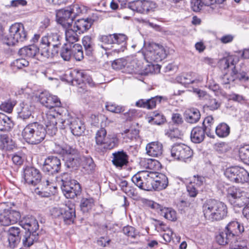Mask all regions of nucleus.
I'll use <instances>...</instances> for the list:
<instances>
[{"label":"nucleus","instance_id":"7","mask_svg":"<svg viewBox=\"0 0 249 249\" xmlns=\"http://www.w3.org/2000/svg\"><path fill=\"white\" fill-rule=\"evenodd\" d=\"M27 38V34L23 24L16 23L9 28V34L3 39V43L13 46L16 43L23 42Z\"/></svg>","mask_w":249,"mask_h":249},{"label":"nucleus","instance_id":"5","mask_svg":"<svg viewBox=\"0 0 249 249\" xmlns=\"http://www.w3.org/2000/svg\"><path fill=\"white\" fill-rule=\"evenodd\" d=\"M60 38L56 29L43 36L39 45L41 55L47 58L53 57L58 53L57 48L61 44Z\"/></svg>","mask_w":249,"mask_h":249},{"label":"nucleus","instance_id":"16","mask_svg":"<svg viewBox=\"0 0 249 249\" xmlns=\"http://www.w3.org/2000/svg\"><path fill=\"white\" fill-rule=\"evenodd\" d=\"M39 100L41 104L46 107L52 109L61 106V102L56 96L51 95L47 92H44L39 95Z\"/></svg>","mask_w":249,"mask_h":249},{"label":"nucleus","instance_id":"54","mask_svg":"<svg viewBox=\"0 0 249 249\" xmlns=\"http://www.w3.org/2000/svg\"><path fill=\"white\" fill-rule=\"evenodd\" d=\"M0 142L3 144V147L6 150L13 148L14 142L6 134L0 135Z\"/></svg>","mask_w":249,"mask_h":249},{"label":"nucleus","instance_id":"22","mask_svg":"<svg viewBox=\"0 0 249 249\" xmlns=\"http://www.w3.org/2000/svg\"><path fill=\"white\" fill-rule=\"evenodd\" d=\"M34 107L30 103L23 102L19 104L17 108L18 117V118L26 121L32 116Z\"/></svg>","mask_w":249,"mask_h":249},{"label":"nucleus","instance_id":"21","mask_svg":"<svg viewBox=\"0 0 249 249\" xmlns=\"http://www.w3.org/2000/svg\"><path fill=\"white\" fill-rule=\"evenodd\" d=\"M58 22L65 28H69L71 26L74 17L70 10H61L57 14Z\"/></svg>","mask_w":249,"mask_h":249},{"label":"nucleus","instance_id":"58","mask_svg":"<svg viewBox=\"0 0 249 249\" xmlns=\"http://www.w3.org/2000/svg\"><path fill=\"white\" fill-rule=\"evenodd\" d=\"M123 232L127 236L134 238H136L139 233L134 227L130 226L124 227Z\"/></svg>","mask_w":249,"mask_h":249},{"label":"nucleus","instance_id":"13","mask_svg":"<svg viewBox=\"0 0 249 249\" xmlns=\"http://www.w3.org/2000/svg\"><path fill=\"white\" fill-rule=\"evenodd\" d=\"M60 154L63 155L65 165L69 168L77 167L80 164V159L77 155V151L69 146L62 148Z\"/></svg>","mask_w":249,"mask_h":249},{"label":"nucleus","instance_id":"8","mask_svg":"<svg viewBox=\"0 0 249 249\" xmlns=\"http://www.w3.org/2000/svg\"><path fill=\"white\" fill-rule=\"evenodd\" d=\"M144 57L148 63L160 62L164 59L167 53L161 45L155 43L149 44L143 51Z\"/></svg>","mask_w":249,"mask_h":249},{"label":"nucleus","instance_id":"41","mask_svg":"<svg viewBox=\"0 0 249 249\" xmlns=\"http://www.w3.org/2000/svg\"><path fill=\"white\" fill-rule=\"evenodd\" d=\"M66 28L65 31L66 40L70 43L69 44H73L79 39L78 32L76 31L75 29L73 28V27L72 28V26Z\"/></svg>","mask_w":249,"mask_h":249},{"label":"nucleus","instance_id":"3","mask_svg":"<svg viewBox=\"0 0 249 249\" xmlns=\"http://www.w3.org/2000/svg\"><path fill=\"white\" fill-rule=\"evenodd\" d=\"M244 231V227L237 221H231L227 225L225 230L216 237V241L221 245L230 244L231 249H247L246 242L237 240V235Z\"/></svg>","mask_w":249,"mask_h":249},{"label":"nucleus","instance_id":"47","mask_svg":"<svg viewBox=\"0 0 249 249\" xmlns=\"http://www.w3.org/2000/svg\"><path fill=\"white\" fill-rule=\"evenodd\" d=\"M141 69V63L136 59L127 62L125 68L126 71L129 73H139Z\"/></svg>","mask_w":249,"mask_h":249},{"label":"nucleus","instance_id":"63","mask_svg":"<svg viewBox=\"0 0 249 249\" xmlns=\"http://www.w3.org/2000/svg\"><path fill=\"white\" fill-rule=\"evenodd\" d=\"M166 135L171 139L179 138L181 136L180 131L177 128H173L169 129Z\"/></svg>","mask_w":249,"mask_h":249},{"label":"nucleus","instance_id":"26","mask_svg":"<svg viewBox=\"0 0 249 249\" xmlns=\"http://www.w3.org/2000/svg\"><path fill=\"white\" fill-rule=\"evenodd\" d=\"M94 21L91 18L79 19L75 22L73 27L79 34H81L88 31L91 27Z\"/></svg>","mask_w":249,"mask_h":249},{"label":"nucleus","instance_id":"44","mask_svg":"<svg viewBox=\"0 0 249 249\" xmlns=\"http://www.w3.org/2000/svg\"><path fill=\"white\" fill-rule=\"evenodd\" d=\"M107 137V131L105 128H101L97 131L95 138L96 142L95 147L97 151H98V148L103 145Z\"/></svg>","mask_w":249,"mask_h":249},{"label":"nucleus","instance_id":"30","mask_svg":"<svg viewBox=\"0 0 249 249\" xmlns=\"http://www.w3.org/2000/svg\"><path fill=\"white\" fill-rule=\"evenodd\" d=\"M127 37L123 34H113V44L120 45L121 46L112 50V53H119L124 52L126 49V42Z\"/></svg>","mask_w":249,"mask_h":249},{"label":"nucleus","instance_id":"37","mask_svg":"<svg viewBox=\"0 0 249 249\" xmlns=\"http://www.w3.org/2000/svg\"><path fill=\"white\" fill-rule=\"evenodd\" d=\"M14 124L11 119L3 113H0V130L9 131Z\"/></svg>","mask_w":249,"mask_h":249},{"label":"nucleus","instance_id":"52","mask_svg":"<svg viewBox=\"0 0 249 249\" xmlns=\"http://www.w3.org/2000/svg\"><path fill=\"white\" fill-rule=\"evenodd\" d=\"M60 55L65 61H69L72 56L70 44H65L61 48Z\"/></svg>","mask_w":249,"mask_h":249},{"label":"nucleus","instance_id":"9","mask_svg":"<svg viewBox=\"0 0 249 249\" xmlns=\"http://www.w3.org/2000/svg\"><path fill=\"white\" fill-rule=\"evenodd\" d=\"M156 174L154 172L142 171L138 172L132 178L133 182L140 189L145 191H151Z\"/></svg>","mask_w":249,"mask_h":249},{"label":"nucleus","instance_id":"56","mask_svg":"<svg viewBox=\"0 0 249 249\" xmlns=\"http://www.w3.org/2000/svg\"><path fill=\"white\" fill-rule=\"evenodd\" d=\"M127 64V60L124 58L115 60L112 63V68L116 70H122L125 68Z\"/></svg>","mask_w":249,"mask_h":249},{"label":"nucleus","instance_id":"55","mask_svg":"<svg viewBox=\"0 0 249 249\" xmlns=\"http://www.w3.org/2000/svg\"><path fill=\"white\" fill-rule=\"evenodd\" d=\"M16 104V101L15 100H8L2 103L0 105V109L8 113H10L13 110L14 107Z\"/></svg>","mask_w":249,"mask_h":249},{"label":"nucleus","instance_id":"10","mask_svg":"<svg viewBox=\"0 0 249 249\" xmlns=\"http://www.w3.org/2000/svg\"><path fill=\"white\" fill-rule=\"evenodd\" d=\"M225 176L232 182L241 183L249 180V173L244 168L239 166H231L224 171Z\"/></svg>","mask_w":249,"mask_h":249},{"label":"nucleus","instance_id":"48","mask_svg":"<svg viewBox=\"0 0 249 249\" xmlns=\"http://www.w3.org/2000/svg\"><path fill=\"white\" fill-rule=\"evenodd\" d=\"M233 60L231 56L224 57L219 61V65L221 69L226 71L227 69L231 70L232 69H234L235 66L233 63Z\"/></svg>","mask_w":249,"mask_h":249},{"label":"nucleus","instance_id":"28","mask_svg":"<svg viewBox=\"0 0 249 249\" xmlns=\"http://www.w3.org/2000/svg\"><path fill=\"white\" fill-rule=\"evenodd\" d=\"M146 153L150 156L158 157L161 155L163 147L161 143L154 142L148 143L146 146Z\"/></svg>","mask_w":249,"mask_h":249},{"label":"nucleus","instance_id":"50","mask_svg":"<svg viewBox=\"0 0 249 249\" xmlns=\"http://www.w3.org/2000/svg\"><path fill=\"white\" fill-rule=\"evenodd\" d=\"M82 166L87 173L90 174L94 170L95 165L91 158L87 157L82 161Z\"/></svg>","mask_w":249,"mask_h":249},{"label":"nucleus","instance_id":"15","mask_svg":"<svg viewBox=\"0 0 249 249\" xmlns=\"http://www.w3.org/2000/svg\"><path fill=\"white\" fill-rule=\"evenodd\" d=\"M128 8L134 11L142 14H147L150 11H153L157 7V4L151 0H138L128 4Z\"/></svg>","mask_w":249,"mask_h":249},{"label":"nucleus","instance_id":"31","mask_svg":"<svg viewBox=\"0 0 249 249\" xmlns=\"http://www.w3.org/2000/svg\"><path fill=\"white\" fill-rule=\"evenodd\" d=\"M206 131L201 126H196L193 128L191 132V141L195 143L202 142L205 138Z\"/></svg>","mask_w":249,"mask_h":249},{"label":"nucleus","instance_id":"12","mask_svg":"<svg viewBox=\"0 0 249 249\" xmlns=\"http://www.w3.org/2000/svg\"><path fill=\"white\" fill-rule=\"evenodd\" d=\"M61 169L60 160L55 156H49L45 160L42 167L43 171L48 175L49 178L53 177L54 182L56 177L54 175L58 173Z\"/></svg>","mask_w":249,"mask_h":249},{"label":"nucleus","instance_id":"38","mask_svg":"<svg viewBox=\"0 0 249 249\" xmlns=\"http://www.w3.org/2000/svg\"><path fill=\"white\" fill-rule=\"evenodd\" d=\"M97 40L99 42L98 45L105 51H107L108 48L106 45L113 43V34L100 35L98 36Z\"/></svg>","mask_w":249,"mask_h":249},{"label":"nucleus","instance_id":"34","mask_svg":"<svg viewBox=\"0 0 249 249\" xmlns=\"http://www.w3.org/2000/svg\"><path fill=\"white\" fill-rule=\"evenodd\" d=\"M200 116V111L196 108L187 109L184 113L185 120L189 124L196 123L199 120Z\"/></svg>","mask_w":249,"mask_h":249},{"label":"nucleus","instance_id":"27","mask_svg":"<svg viewBox=\"0 0 249 249\" xmlns=\"http://www.w3.org/2000/svg\"><path fill=\"white\" fill-rule=\"evenodd\" d=\"M156 175L152 185L155 190H161L165 189L168 184L167 177L163 174L155 172Z\"/></svg>","mask_w":249,"mask_h":249},{"label":"nucleus","instance_id":"53","mask_svg":"<svg viewBox=\"0 0 249 249\" xmlns=\"http://www.w3.org/2000/svg\"><path fill=\"white\" fill-rule=\"evenodd\" d=\"M105 107L108 111L115 113H120L124 111V107L117 105L111 102H107Z\"/></svg>","mask_w":249,"mask_h":249},{"label":"nucleus","instance_id":"64","mask_svg":"<svg viewBox=\"0 0 249 249\" xmlns=\"http://www.w3.org/2000/svg\"><path fill=\"white\" fill-rule=\"evenodd\" d=\"M29 61L25 58H18L13 62V65L18 69H22L29 65Z\"/></svg>","mask_w":249,"mask_h":249},{"label":"nucleus","instance_id":"19","mask_svg":"<svg viewBox=\"0 0 249 249\" xmlns=\"http://www.w3.org/2000/svg\"><path fill=\"white\" fill-rule=\"evenodd\" d=\"M64 195L67 198H73L81 193L80 184L75 180L73 179L68 185L65 186L62 190Z\"/></svg>","mask_w":249,"mask_h":249},{"label":"nucleus","instance_id":"36","mask_svg":"<svg viewBox=\"0 0 249 249\" xmlns=\"http://www.w3.org/2000/svg\"><path fill=\"white\" fill-rule=\"evenodd\" d=\"M75 217V209L72 207L70 208L65 206V207H64V211L62 216L65 223L67 224L72 223Z\"/></svg>","mask_w":249,"mask_h":249},{"label":"nucleus","instance_id":"39","mask_svg":"<svg viewBox=\"0 0 249 249\" xmlns=\"http://www.w3.org/2000/svg\"><path fill=\"white\" fill-rule=\"evenodd\" d=\"M94 205V200L92 197H83L80 204L81 211L84 213H89Z\"/></svg>","mask_w":249,"mask_h":249},{"label":"nucleus","instance_id":"23","mask_svg":"<svg viewBox=\"0 0 249 249\" xmlns=\"http://www.w3.org/2000/svg\"><path fill=\"white\" fill-rule=\"evenodd\" d=\"M119 140L116 134H109L101 147L98 148V152L104 153L107 150H111L118 146Z\"/></svg>","mask_w":249,"mask_h":249},{"label":"nucleus","instance_id":"20","mask_svg":"<svg viewBox=\"0 0 249 249\" xmlns=\"http://www.w3.org/2000/svg\"><path fill=\"white\" fill-rule=\"evenodd\" d=\"M21 231L17 227H11L8 231L9 246L14 248L20 243L21 238Z\"/></svg>","mask_w":249,"mask_h":249},{"label":"nucleus","instance_id":"17","mask_svg":"<svg viewBox=\"0 0 249 249\" xmlns=\"http://www.w3.org/2000/svg\"><path fill=\"white\" fill-rule=\"evenodd\" d=\"M112 155V162L116 168L121 169L127 166L129 156L126 152L122 150L113 153Z\"/></svg>","mask_w":249,"mask_h":249},{"label":"nucleus","instance_id":"45","mask_svg":"<svg viewBox=\"0 0 249 249\" xmlns=\"http://www.w3.org/2000/svg\"><path fill=\"white\" fill-rule=\"evenodd\" d=\"M72 56L76 61H81L84 58L82 46L79 44H70Z\"/></svg>","mask_w":249,"mask_h":249},{"label":"nucleus","instance_id":"57","mask_svg":"<svg viewBox=\"0 0 249 249\" xmlns=\"http://www.w3.org/2000/svg\"><path fill=\"white\" fill-rule=\"evenodd\" d=\"M207 0H205L204 2H202V0H191V7L192 9L196 12H199L204 5H206V2Z\"/></svg>","mask_w":249,"mask_h":249},{"label":"nucleus","instance_id":"4","mask_svg":"<svg viewBox=\"0 0 249 249\" xmlns=\"http://www.w3.org/2000/svg\"><path fill=\"white\" fill-rule=\"evenodd\" d=\"M61 116V129L69 127L72 134L76 136L83 135L86 129L83 122L78 118L72 116L66 109L58 108L57 110V117Z\"/></svg>","mask_w":249,"mask_h":249},{"label":"nucleus","instance_id":"29","mask_svg":"<svg viewBox=\"0 0 249 249\" xmlns=\"http://www.w3.org/2000/svg\"><path fill=\"white\" fill-rule=\"evenodd\" d=\"M40 236V231H26L22 239L24 246L27 247L31 246L39 240Z\"/></svg>","mask_w":249,"mask_h":249},{"label":"nucleus","instance_id":"1","mask_svg":"<svg viewBox=\"0 0 249 249\" xmlns=\"http://www.w3.org/2000/svg\"><path fill=\"white\" fill-rule=\"evenodd\" d=\"M46 128L41 123L34 122L29 123L23 128L21 135L29 144L36 145L41 143L45 138L46 134L53 136L57 131V120L55 116L51 111L46 115Z\"/></svg>","mask_w":249,"mask_h":249},{"label":"nucleus","instance_id":"18","mask_svg":"<svg viewBox=\"0 0 249 249\" xmlns=\"http://www.w3.org/2000/svg\"><path fill=\"white\" fill-rule=\"evenodd\" d=\"M167 100L166 97L157 96L149 99H140L136 102L135 106L139 107L151 109L155 107L157 104L160 103L161 100L166 101Z\"/></svg>","mask_w":249,"mask_h":249},{"label":"nucleus","instance_id":"40","mask_svg":"<svg viewBox=\"0 0 249 249\" xmlns=\"http://www.w3.org/2000/svg\"><path fill=\"white\" fill-rule=\"evenodd\" d=\"M201 81V77L195 73L190 72L187 73L181 78V83L184 85H189L193 83H197Z\"/></svg>","mask_w":249,"mask_h":249},{"label":"nucleus","instance_id":"14","mask_svg":"<svg viewBox=\"0 0 249 249\" xmlns=\"http://www.w3.org/2000/svg\"><path fill=\"white\" fill-rule=\"evenodd\" d=\"M20 218V213L11 208L0 210V225L8 226L17 223Z\"/></svg>","mask_w":249,"mask_h":249},{"label":"nucleus","instance_id":"32","mask_svg":"<svg viewBox=\"0 0 249 249\" xmlns=\"http://www.w3.org/2000/svg\"><path fill=\"white\" fill-rule=\"evenodd\" d=\"M39 51L40 48H37L36 46L32 45L25 46L20 49L18 52V54L22 57L27 58H33L35 57Z\"/></svg>","mask_w":249,"mask_h":249},{"label":"nucleus","instance_id":"46","mask_svg":"<svg viewBox=\"0 0 249 249\" xmlns=\"http://www.w3.org/2000/svg\"><path fill=\"white\" fill-rule=\"evenodd\" d=\"M216 134L220 138L227 137L230 133V127L225 123L219 124L215 128Z\"/></svg>","mask_w":249,"mask_h":249},{"label":"nucleus","instance_id":"11","mask_svg":"<svg viewBox=\"0 0 249 249\" xmlns=\"http://www.w3.org/2000/svg\"><path fill=\"white\" fill-rule=\"evenodd\" d=\"M171 154L174 159L186 162L190 160L193 151L188 145L183 143L175 144L171 150Z\"/></svg>","mask_w":249,"mask_h":249},{"label":"nucleus","instance_id":"51","mask_svg":"<svg viewBox=\"0 0 249 249\" xmlns=\"http://www.w3.org/2000/svg\"><path fill=\"white\" fill-rule=\"evenodd\" d=\"M239 156L243 162L249 164V145H245L239 148Z\"/></svg>","mask_w":249,"mask_h":249},{"label":"nucleus","instance_id":"61","mask_svg":"<svg viewBox=\"0 0 249 249\" xmlns=\"http://www.w3.org/2000/svg\"><path fill=\"white\" fill-rule=\"evenodd\" d=\"M188 196L191 197H196L198 194V188L194 184L189 183L186 186Z\"/></svg>","mask_w":249,"mask_h":249},{"label":"nucleus","instance_id":"2","mask_svg":"<svg viewBox=\"0 0 249 249\" xmlns=\"http://www.w3.org/2000/svg\"><path fill=\"white\" fill-rule=\"evenodd\" d=\"M25 181L29 185L38 186L35 190V193L42 197H48L52 193V189H55L53 177L49 178L42 176L40 171L31 166L26 167L23 172Z\"/></svg>","mask_w":249,"mask_h":249},{"label":"nucleus","instance_id":"35","mask_svg":"<svg viewBox=\"0 0 249 249\" xmlns=\"http://www.w3.org/2000/svg\"><path fill=\"white\" fill-rule=\"evenodd\" d=\"M82 44L86 55L91 56L93 53L95 49L93 39L89 36H84L82 39Z\"/></svg>","mask_w":249,"mask_h":249},{"label":"nucleus","instance_id":"62","mask_svg":"<svg viewBox=\"0 0 249 249\" xmlns=\"http://www.w3.org/2000/svg\"><path fill=\"white\" fill-rule=\"evenodd\" d=\"M73 79L72 81H75L77 84H80L83 82L84 74L81 71H73L71 73Z\"/></svg>","mask_w":249,"mask_h":249},{"label":"nucleus","instance_id":"42","mask_svg":"<svg viewBox=\"0 0 249 249\" xmlns=\"http://www.w3.org/2000/svg\"><path fill=\"white\" fill-rule=\"evenodd\" d=\"M214 123V120L212 116H208L206 117L203 122V128L206 131V134L209 137L213 138L214 135L212 134L211 131L213 127V125Z\"/></svg>","mask_w":249,"mask_h":249},{"label":"nucleus","instance_id":"43","mask_svg":"<svg viewBox=\"0 0 249 249\" xmlns=\"http://www.w3.org/2000/svg\"><path fill=\"white\" fill-rule=\"evenodd\" d=\"M160 211V214L169 220L175 221L177 219L176 212L171 208L161 206Z\"/></svg>","mask_w":249,"mask_h":249},{"label":"nucleus","instance_id":"24","mask_svg":"<svg viewBox=\"0 0 249 249\" xmlns=\"http://www.w3.org/2000/svg\"><path fill=\"white\" fill-rule=\"evenodd\" d=\"M20 225L27 230V231L33 232L39 231L37 220L33 216H26L20 221Z\"/></svg>","mask_w":249,"mask_h":249},{"label":"nucleus","instance_id":"59","mask_svg":"<svg viewBox=\"0 0 249 249\" xmlns=\"http://www.w3.org/2000/svg\"><path fill=\"white\" fill-rule=\"evenodd\" d=\"M205 181L206 180L205 177L199 175H195L193 176V178L190 183L194 184L196 187L199 188L203 185Z\"/></svg>","mask_w":249,"mask_h":249},{"label":"nucleus","instance_id":"25","mask_svg":"<svg viewBox=\"0 0 249 249\" xmlns=\"http://www.w3.org/2000/svg\"><path fill=\"white\" fill-rule=\"evenodd\" d=\"M228 198L232 205L241 207L243 203L241 201L242 196L240 190L234 187H230L228 190Z\"/></svg>","mask_w":249,"mask_h":249},{"label":"nucleus","instance_id":"60","mask_svg":"<svg viewBox=\"0 0 249 249\" xmlns=\"http://www.w3.org/2000/svg\"><path fill=\"white\" fill-rule=\"evenodd\" d=\"M160 226L161 227V228L163 230L166 232L162 235L163 239L166 242H170L173 238L172 237L173 235V231L168 227H165V228L163 227L162 228V226H164V225H163V224L162 223H160Z\"/></svg>","mask_w":249,"mask_h":249},{"label":"nucleus","instance_id":"6","mask_svg":"<svg viewBox=\"0 0 249 249\" xmlns=\"http://www.w3.org/2000/svg\"><path fill=\"white\" fill-rule=\"evenodd\" d=\"M205 217L212 221H219L227 216V206L222 202L215 199L206 200L203 205Z\"/></svg>","mask_w":249,"mask_h":249},{"label":"nucleus","instance_id":"49","mask_svg":"<svg viewBox=\"0 0 249 249\" xmlns=\"http://www.w3.org/2000/svg\"><path fill=\"white\" fill-rule=\"evenodd\" d=\"M165 119L163 115L157 112H154L152 115L149 118L148 122L152 124L160 125L163 123Z\"/></svg>","mask_w":249,"mask_h":249},{"label":"nucleus","instance_id":"33","mask_svg":"<svg viewBox=\"0 0 249 249\" xmlns=\"http://www.w3.org/2000/svg\"><path fill=\"white\" fill-rule=\"evenodd\" d=\"M221 82L223 84L227 85L226 88L230 89L231 86H233L236 81V71L234 69L228 70L221 77Z\"/></svg>","mask_w":249,"mask_h":249}]
</instances>
